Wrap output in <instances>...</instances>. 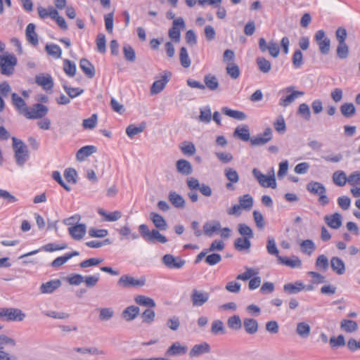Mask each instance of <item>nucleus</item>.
<instances>
[{
	"instance_id": "1",
	"label": "nucleus",
	"mask_w": 360,
	"mask_h": 360,
	"mask_svg": "<svg viewBox=\"0 0 360 360\" xmlns=\"http://www.w3.org/2000/svg\"><path fill=\"white\" fill-rule=\"evenodd\" d=\"M14 158L17 165L22 167L29 158V150L25 143L16 137L12 138Z\"/></svg>"
},
{
	"instance_id": "2",
	"label": "nucleus",
	"mask_w": 360,
	"mask_h": 360,
	"mask_svg": "<svg viewBox=\"0 0 360 360\" xmlns=\"http://www.w3.org/2000/svg\"><path fill=\"white\" fill-rule=\"evenodd\" d=\"M158 229H153L150 231L146 224H141L139 226V231L141 236L147 242L154 243L158 242L162 244L166 243L168 240L167 238L161 234Z\"/></svg>"
},
{
	"instance_id": "3",
	"label": "nucleus",
	"mask_w": 360,
	"mask_h": 360,
	"mask_svg": "<svg viewBox=\"0 0 360 360\" xmlns=\"http://www.w3.org/2000/svg\"><path fill=\"white\" fill-rule=\"evenodd\" d=\"M17 63L18 59L15 55L8 53L0 55V73L8 77L13 75Z\"/></svg>"
},
{
	"instance_id": "4",
	"label": "nucleus",
	"mask_w": 360,
	"mask_h": 360,
	"mask_svg": "<svg viewBox=\"0 0 360 360\" xmlns=\"http://www.w3.org/2000/svg\"><path fill=\"white\" fill-rule=\"evenodd\" d=\"M146 278L144 276L135 278L129 274L122 275L117 281V285L122 288H141L145 285Z\"/></svg>"
},
{
	"instance_id": "5",
	"label": "nucleus",
	"mask_w": 360,
	"mask_h": 360,
	"mask_svg": "<svg viewBox=\"0 0 360 360\" xmlns=\"http://www.w3.org/2000/svg\"><path fill=\"white\" fill-rule=\"evenodd\" d=\"M25 314L17 308H0V320L6 321H22Z\"/></svg>"
},
{
	"instance_id": "6",
	"label": "nucleus",
	"mask_w": 360,
	"mask_h": 360,
	"mask_svg": "<svg viewBox=\"0 0 360 360\" xmlns=\"http://www.w3.org/2000/svg\"><path fill=\"white\" fill-rule=\"evenodd\" d=\"M16 345L15 340L5 335H0V360H13L8 349Z\"/></svg>"
},
{
	"instance_id": "7",
	"label": "nucleus",
	"mask_w": 360,
	"mask_h": 360,
	"mask_svg": "<svg viewBox=\"0 0 360 360\" xmlns=\"http://www.w3.org/2000/svg\"><path fill=\"white\" fill-rule=\"evenodd\" d=\"M210 297V292L193 288L191 292L190 299L193 307H200L208 302Z\"/></svg>"
},
{
	"instance_id": "8",
	"label": "nucleus",
	"mask_w": 360,
	"mask_h": 360,
	"mask_svg": "<svg viewBox=\"0 0 360 360\" xmlns=\"http://www.w3.org/2000/svg\"><path fill=\"white\" fill-rule=\"evenodd\" d=\"M259 49L262 53L269 52L273 58H277L280 53V48L277 43L271 40L269 43L263 37L259 38L258 41Z\"/></svg>"
},
{
	"instance_id": "9",
	"label": "nucleus",
	"mask_w": 360,
	"mask_h": 360,
	"mask_svg": "<svg viewBox=\"0 0 360 360\" xmlns=\"http://www.w3.org/2000/svg\"><path fill=\"white\" fill-rule=\"evenodd\" d=\"M252 174L262 187H269L272 188H275L276 187V181L274 171H272V174L271 176H267L266 175L263 174L259 169L255 168L252 170Z\"/></svg>"
},
{
	"instance_id": "10",
	"label": "nucleus",
	"mask_w": 360,
	"mask_h": 360,
	"mask_svg": "<svg viewBox=\"0 0 360 360\" xmlns=\"http://www.w3.org/2000/svg\"><path fill=\"white\" fill-rule=\"evenodd\" d=\"M186 24L183 18L179 17L173 20L172 26L169 30V37L174 42H179L181 39V30L184 29Z\"/></svg>"
},
{
	"instance_id": "11",
	"label": "nucleus",
	"mask_w": 360,
	"mask_h": 360,
	"mask_svg": "<svg viewBox=\"0 0 360 360\" xmlns=\"http://www.w3.org/2000/svg\"><path fill=\"white\" fill-rule=\"evenodd\" d=\"M325 36V32L323 30H320L316 32L314 39L319 46L321 53L327 55L330 51V40Z\"/></svg>"
},
{
	"instance_id": "12",
	"label": "nucleus",
	"mask_w": 360,
	"mask_h": 360,
	"mask_svg": "<svg viewBox=\"0 0 360 360\" xmlns=\"http://www.w3.org/2000/svg\"><path fill=\"white\" fill-rule=\"evenodd\" d=\"M162 262L169 269H179L185 265L186 260L171 254H166L162 257Z\"/></svg>"
},
{
	"instance_id": "13",
	"label": "nucleus",
	"mask_w": 360,
	"mask_h": 360,
	"mask_svg": "<svg viewBox=\"0 0 360 360\" xmlns=\"http://www.w3.org/2000/svg\"><path fill=\"white\" fill-rule=\"evenodd\" d=\"M49 112V108L41 103H36L30 108L29 112H27V119L37 120L44 117Z\"/></svg>"
},
{
	"instance_id": "14",
	"label": "nucleus",
	"mask_w": 360,
	"mask_h": 360,
	"mask_svg": "<svg viewBox=\"0 0 360 360\" xmlns=\"http://www.w3.org/2000/svg\"><path fill=\"white\" fill-rule=\"evenodd\" d=\"M293 86H288L285 89V91L287 93H290V94L283 96L279 100V105L283 107H287L290 105L299 96H303L304 92L300 91H293Z\"/></svg>"
},
{
	"instance_id": "15",
	"label": "nucleus",
	"mask_w": 360,
	"mask_h": 360,
	"mask_svg": "<svg viewBox=\"0 0 360 360\" xmlns=\"http://www.w3.org/2000/svg\"><path fill=\"white\" fill-rule=\"evenodd\" d=\"M171 75L172 73L169 71H165L164 75L162 76V79L156 80L153 83L150 87L151 94L153 95L160 93L169 81V77Z\"/></svg>"
},
{
	"instance_id": "16",
	"label": "nucleus",
	"mask_w": 360,
	"mask_h": 360,
	"mask_svg": "<svg viewBox=\"0 0 360 360\" xmlns=\"http://www.w3.org/2000/svg\"><path fill=\"white\" fill-rule=\"evenodd\" d=\"M272 139V130L270 127L265 129L263 134H259L253 136L250 139V143L253 146H263L271 141Z\"/></svg>"
},
{
	"instance_id": "17",
	"label": "nucleus",
	"mask_w": 360,
	"mask_h": 360,
	"mask_svg": "<svg viewBox=\"0 0 360 360\" xmlns=\"http://www.w3.org/2000/svg\"><path fill=\"white\" fill-rule=\"evenodd\" d=\"M35 82L46 91L51 90L54 85L53 80L49 74L41 73L36 75Z\"/></svg>"
},
{
	"instance_id": "18",
	"label": "nucleus",
	"mask_w": 360,
	"mask_h": 360,
	"mask_svg": "<svg viewBox=\"0 0 360 360\" xmlns=\"http://www.w3.org/2000/svg\"><path fill=\"white\" fill-rule=\"evenodd\" d=\"M211 352L210 345L207 342H202L200 344L195 345L189 352V356L191 358L198 357L200 355L208 354Z\"/></svg>"
},
{
	"instance_id": "19",
	"label": "nucleus",
	"mask_w": 360,
	"mask_h": 360,
	"mask_svg": "<svg viewBox=\"0 0 360 360\" xmlns=\"http://www.w3.org/2000/svg\"><path fill=\"white\" fill-rule=\"evenodd\" d=\"M61 285L62 283L60 279L51 280L42 283L39 288V291L42 294H51L59 288Z\"/></svg>"
},
{
	"instance_id": "20",
	"label": "nucleus",
	"mask_w": 360,
	"mask_h": 360,
	"mask_svg": "<svg viewBox=\"0 0 360 360\" xmlns=\"http://www.w3.org/2000/svg\"><path fill=\"white\" fill-rule=\"evenodd\" d=\"M187 352V346L181 345L179 342H175L167 349L165 355L169 356L183 355Z\"/></svg>"
},
{
	"instance_id": "21",
	"label": "nucleus",
	"mask_w": 360,
	"mask_h": 360,
	"mask_svg": "<svg viewBox=\"0 0 360 360\" xmlns=\"http://www.w3.org/2000/svg\"><path fill=\"white\" fill-rule=\"evenodd\" d=\"M150 219L155 228L160 231H165L168 226L164 217L158 213L152 212L150 214Z\"/></svg>"
},
{
	"instance_id": "22",
	"label": "nucleus",
	"mask_w": 360,
	"mask_h": 360,
	"mask_svg": "<svg viewBox=\"0 0 360 360\" xmlns=\"http://www.w3.org/2000/svg\"><path fill=\"white\" fill-rule=\"evenodd\" d=\"M326 224L334 229H338L342 226V216L340 214L335 212L331 215H326L324 217Z\"/></svg>"
},
{
	"instance_id": "23",
	"label": "nucleus",
	"mask_w": 360,
	"mask_h": 360,
	"mask_svg": "<svg viewBox=\"0 0 360 360\" xmlns=\"http://www.w3.org/2000/svg\"><path fill=\"white\" fill-rule=\"evenodd\" d=\"M86 225L84 224H79L68 228L70 235L75 240L82 239L86 233Z\"/></svg>"
},
{
	"instance_id": "24",
	"label": "nucleus",
	"mask_w": 360,
	"mask_h": 360,
	"mask_svg": "<svg viewBox=\"0 0 360 360\" xmlns=\"http://www.w3.org/2000/svg\"><path fill=\"white\" fill-rule=\"evenodd\" d=\"M176 168L179 173L182 175H190L193 172L191 162L184 159H180L176 162Z\"/></svg>"
},
{
	"instance_id": "25",
	"label": "nucleus",
	"mask_w": 360,
	"mask_h": 360,
	"mask_svg": "<svg viewBox=\"0 0 360 360\" xmlns=\"http://www.w3.org/2000/svg\"><path fill=\"white\" fill-rule=\"evenodd\" d=\"M304 288L305 286L301 281H297L295 283H288L283 285V291L288 295L297 294Z\"/></svg>"
},
{
	"instance_id": "26",
	"label": "nucleus",
	"mask_w": 360,
	"mask_h": 360,
	"mask_svg": "<svg viewBox=\"0 0 360 360\" xmlns=\"http://www.w3.org/2000/svg\"><path fill=\"white\" fill-rule=\"evenodd\" d=\"M79 68L88 78L91 79L95 76L94 66L89 60L82 58L79 61Z\"/></svg>"
},
{
	"instance_id": "27",
	"label": "nucleus",
	"mask_w": 360,
	"mask_h": 360,
	"mask_svg": "<svg viewBox=\"0 0 360 360\" xmlns=\"http://www.w3.org/2000/svg\"><path fill=\"white\" fill-rule=\"evenodd\" d=\"M140 309L139 307L131 305L126 307L122 312V317L127 321H131L139 314Z\"/></svg>"
},
{
	"instance_id": "28",
	"label": "nucleus",
	"mask_w": 360,
	"mask_h": 360,
	"mask_svg": "<svg viewBox=\"0 0 360 360\" xmlns=\"http://www.w3.org/2000/svg\"><path fill=\"white\" fill-rule=\"evenodd\" d=\"M307 190L309 193L318 196L321 194L326 193V188L324 185L318 181H311L309 182L307 184Z\"/></svg>"
},
{
	"instance_id": "29",
	"label": "nucleus",
	"mask_w": 360,
	"mask_h": 360,
	"mask_svg": "<svg viewBox=\"0 0 360 360\" xmlns=\"http://www.w3.org/2000/svg\"><path fill=\"white\" fill-rule=\"evenodd\" d=\"M25 36L27 41L33 46H37L39 44L37 34L35 32V25L30 23L25 30Z\"/></svg>"
},
{
	"instance_id": "30",
	"label": "nucleus",
	"mask_w": 360,
	"mask_h": 360,
	"mask_svg": "<svg viewBox=\"0 0 360 360\" xmlns=\"http://www.w3.org/2000/svg\"><path fill=\"white\" fill-rule=\"evenodd\" d=\"M250 239L242 236L236 238L233 243L234 248L239 252L248 251L251 247Z\"/></svg>"
},
{
	"instance_id": "31",
	"label": "nucleus",
	"mask_w": 360,
	"mask_h": 360,
	"mask_svg": "<svg viewBox=\"0 0 360 360\" xmlns=\"http://www.w3.org/2000/svg\"><path fill=\"white\" fill-rule=\"evenodd\" d=\"M169 202L172 205L178 209H183L185 207V200L179 194L175 191H170L168 196Z\"/></svg>"
},
{
	"instance_id": "32",
	"label": "nucleus",
	"mask_w": 360,
	"mask_h": 360,
	"mask_svg": "<svg viewBox=\"0 0 360 360\" xmlns=\"http://www.w3.org/2000/svg\"><path fill=\"white\" fill-rule=\"evenodd\" d=\"M96 147L94 146H86L82 147L76 153V158L78 161H83L91 154L96 153Z\"/></svg>"
},
{
	"instance_id": "33",
	"label": "nucleus",
	"mask_w": 360,
	"mask_h": 360,
	"mask_svg": "<svg viewBox=\"0 0 360 360\" xmlns=\"http://www.w3.org/2000/svg\"><path fill=\"white\" fill-rule=\"evenodd\" d=\"M233 136L243 141H250L251 138L249 127L248 125H243V127H236L233 132Z\"/></svg>"
},
{
	"instance_id": "34",
	"label": "nucleus",
	"mask_w": 360,
	"mask_h": 360,
	"mask_svg": "<svg viewBox=\"0 0 360 360\" xmlns=\"http://www.w3.org/2000/svg\"><path fill=\"white\" fill-rule=\"evenodd\" d=\"M330 266L333 271L338 275H342L345 272V265L342 259L338 257H333L330 259Z\"/></svg>"
},
{
	"instance_id": "35",
	"label": "nucleus",
	"mask_w": 360,
	"mask_h": 360,
	"mask_svg": "<svg viewBox=\"0 0 360 360\" xmlns=\"http://www.w3.org/2000/svg\"><path fill=\"white\" fill-rule=\"evenodd\" d=\"M243 326L245 332L250 335L255 334L258 330V322L254 319H244Z\"/></svg>"
},
{
	"instance_id": "36",
	"label": "nucleus",
	"mask_w": 360,
	"mask_h": 360,
	"mask_svg": "<svg viewBox=\"0 0 360 360\" xmlns=\"http://www.w3.org/2000/svg\"><path fill=\"white\" fill-rule=\"evenodd\" d=\"M221 112L226 116L238 120H245L247 118V115L243 112L232 110L228 107H223L221 108Z\"/></svg>"
},
{
	"instance_id": "37",
	"label": "nucleus",
	"mask_w": 360,
	"mask_h": 360,
	"mask_svg": "<svg viewBox=\"0 0 360 360\" xmlns=\"http://www.w3.org/2000/svg\"><path fill=\"white\" fill-rule=\"evenodd\" d=\"M204 82L205 87L210 91H215L219 88V84L215 75L207 74L204 77Z\"/></svg>"
},
{
	"instance_id": "38",
	"label": "nucleus",
	"mask_w": 360,
	"mask_h": 360,
	"mask_svg": "<svg viewBox=\"0 0 360 360\" xmlns=\"http://www.w3.org/2000/svg\"><path fill=\"white\" fill-rule=\"evenodd\" d=\"M221 229V224L218 221H215L213 224L206 222L203 225V231L205 235L208 237H212L214 233L219 231Z\"/></svg>"
},
{
	"instance_id": "39",
	"label": "nucleus",
	"mask_w": 360,
	"mask_h": 360,
	"mask_svg": "<svg viewBox=\"0 0 360 360\" xmlns=\"http://www.w3.org/2000/svg\"><path fill=\"white\" fill-rule=\"evenodd\" d=\"M256 63L258 69L262 73H269L271 69V62L264 57H257L256 58Z\"/></svg>"
},
{
	"instance_id": "40",
	"label": "nucleus",
	"mask_w": 360,
	"mask_h": 360,
	"mask_svg": "<svg viewBox=\"0 0 360 360\" xmlns=\"http://www.w3.org/2000/svg\"><path fill=\"white\" fill-rule=\"evenodd\" d=\"M311 327L305 322H300L297 324L296 333L302 338H307L310 335Z\"/></svg>"
},
{
	"instance_id": "41",
	"label": "nucleus",
	"mask_w": 360,
	"mask_h": 360,
	"mask_svg": "<svg viewBox=\"0 0 360 360\" xmlns=\"http://www.w3.org/2000/svg\"><path fill=\"white\" fill-rule=\"evenodd\" d=\"M146 127V124L143 122H141L138 127L135 126L134 124H130L126 129V134L129 138H133L136 134L143 132Z\"/></svg>"
},
{
	"instance_id": "42",
	"label": "nucleus",
	"mask_w": 360,
	"mask_h": 360,
	"mask_svg": "<svg viewBox=\"0 0 360 360\" xmlns=\"http://www.w3.org/2000/svg\"><path fill=\"white\" fill-rule=\"evenodd\" d=\"M342 115L347 118L353 117L356 113V108L352 103H345L340 108Z\"/></svg>"
},
{
	"instance_id": "43",
	"label": "nucleus",
	"mask_w": 360,
	"mask_h": 360,
	"mask_svg": "<svg viewBox=\"0 0 360 360\" xmlns=\"http://www.w3.org/2000/svg\"><path fill=\"white\" fill-rule=\"evenodd\" d=\"M281 264H285L288 266L295 268L300 267L302 266V262L297 257H293V259L288 257H278V260Z\"/></svg>"
},
{
	"instance_id": "44",
	"label": "nucleus",
	"mask_w": 360,
	"mask_h": 360,
	"mask_svg": "<svg viewBox=\"0 0 360 360\" xmlns=\"http://www.w3.org/2000/svg\"><path fill=\"white\" fill-rule=\"evenodd\" d=\"M46 53L53 57L54 58H60L62 55V50L60 47L55 44H47L45 46Z\"/></svg>"
},
{
	"instance_id": "45",
	"label": "nucleus",
	"mask_w": 360,
	"mask_h": 360,
	"mask_svg": "<svg viewBox=\"0 0 360 360\" xmlns=\"http://www.w3.org/2000/svg\"><path fill=\"white\" fill-rule=\"evenodd\" d=\"M316 248L314 243L310 239L304 240L300 243V250L308 255H311Z\"/></svg>"
},
{
	"instance_id": "46",
	"label": "nucleus",
	"mask_w": 360,
	"mask_h": 360,
	"mask_svg": "<svg viewBox=\"0 0 360 360\" xmlns=\"http://www.w3.org/2000/svg\"><path fill=\"white\" fill-rule=\"evenodd\" d=\"M239 205L241 209L250 210L253 206V198L249 194H245L238 198Z\"/></svg>"
},
{
	"instance_id": "47",
	"label": "nucleus",
	"mask_w": 360,
	"mask_h": 360,
	"mask_svg": "<svg viewBox=\"0 0 360 360\" xmlns=\"http://www.w3.org/2000/svg\"><path fill=\"white\" fill-rule=\"evenodd\" d=\"M340 328L347 333H353L358 329L357 323L352 320L343 319L340 323Z\"/></svg>"
},
{
	"instance_id": "48",
	"label": "nucleus",
	"mask_w": 360,
	"mask_h": 360,
	"mask_svg": "<svg viewBox=\"0 0 360 360\" xmlns=\"http://www.w3.org/2000/svg\"><path fill=\"white\" fill-rule=\"evenodd\" d=\"M179 60L182 67L188 68L191 66V60L186 47L182 46L179 50Z\"/></svg>"
},
{
	"instance_id": "49",
	"label": "nucleus",
	"mask_w": 360,
	"mask_h": 360,
	"mask_svg": "<svg viewBox=\"0 0 360 360\" xmlns=\"http://www.w3.org/2000/svg\"><path fill=\"white\" fill-rule=\"evenodd\" d=\"M333 181L335 184L343 186L347 182L346 174L343 171H336L333 174Z\"/></svg>"
},
{
	"instance_id": "50",
	"label": "nucleus",
	"mask_w": 360,
	"mask_h": 360,
	"mask_svg": "<svg viewBox=\"0 0 360 360\" xmlns=\"http://www.w3.org/2000/svg\"><path fill=\"white\" fill-rule=\"evenodd\" d=\"M134 301L136 302V304L141 306L150 307H155V301L152 298H150L145 295H137L136 297H135Z\"/></svg>"
},
{
	"instance_id": "51",
	"label": "nucleus",
	"mask_w": 360,
	"mask_h": 360,
	"mask_svg": "<svg viewBox=\"0 0 360 360\" xmlns=\"http://www.w3.org/2000/svg\"><path fill=\"white\" fill-rule=\"evenodd\" d=\"M237 229L242 237H247L248 238H252L254 237L252 229L246 224H238L237 226Z\"/></svg>"
},
{
	"instance_id": "52",
	"label": "nucleus",
	"mask_w": 360,
	"mask_h": 360,
	"mask_svg": "<svg viewBox=\"0 0 360 360\" xmlns=\"http://www.w3.org/2000/svg\"><path fill=\"white\" fill-rule=\"evenodd\" d=\"M212 120V112L210 107L207 105L203 108H200V115L198 120L201 122L207 124L210 123Z\"/></svg>"
},
{
	"instance_id": "53",
	"label": "nucleus",
	"mask_w": 360,
	"mask_h": 360,
	"mask_svg": "<svg viewBox=\"0 0 360 360\" xmlns=\"http://www.w3.org/2000/svg\"><path fill=\"white\" fill-rule=\"evenodd\" d=\"M266 250L269 255L276 256L278 259V257H281L276 241L273 237L269 236L267 238Z\"/></svg>"
},
{
	"instance_id": "54",
	"label": "nucleus",
	"mask_w": 360,
	"mask_h": 360,
	"mask_svg": "<svg viewBox=\"0 0 360 360\" xmlns=\"http://www.w3.org/2000/svg\"><path fill=\"white\" fill-rule=\"evenodd\" d=\"M63 70L69 77H74L76 73V65L74 62L65 59L63 61Z\"/></svg>"
},
{
	"instance_id": "55",
	"label": "nucleus",
	"mask_w": 360,
	"mask_h": 360,
	"mask_svg": "<svg viewBox=\"0 0 360 360\" xmlns=\"http://www.w3.org/2000/svg\"><path fill=\"white\" fill-rule=\"evenodd\" d=\"M227 325L229 328L235 330H240L242 327V321L238 315H233L228 319Z\"/></svg>"
},
{
	"instance_id": "56",
	"label": "nucleus",
	"mask_w": 360,
	"mask_h": 360,
	"mask_svg": "<svg viewBox=\"0 0 360 360\" xmlns=\"http://www.w3.org/2000/svg\"><path fill=\"white\" fill-rule=\"evenodd\" d=\"M226 73L233 79H236L240 76V69L238 65L234 63H229L226 68Z\"/></svg>"
},
{
	"instance_id": "57",
	"label": "nucleus",
	"mask_w": 360,
	"mask_h": 360,
	"mask_svg": "<svg viewBox=\"0 0 360 360\" xmlns=\"http://www.w3.org/2000/svg\"><path fill=\"white\" fill-rule=\"evenodd\" d=\"M123 53L126 60L134 62L136 60V53L131 46L125 44L123 46Z\"/></svg>"
},
{
	"instance_id": "58",
	"label": "nucleus",
	"mask_w": 360,
	"mask_h": 360,
	"mask_svg": "<svg viewBox=\"0 0 360 360\" xmlns=\"http://www.w3.org/2000/svg\"><path fill=\"white\" fill-rule=\"evenodd\" d=\"M211 333L214 335L224 334L226 333L224 323L221 320H216L212 322Z\"/></svg>"
},
{
	"instance_id": "59",
	"label": "nucleus",
	"mask_w": 360,
	"mask_h": 360,
	"mask_svg": "<svg viewBox=\"0 0 360 360\" xmlns=\"http://www.w3.org/2000/svg\"><path fill=\"white\" fill-rule=\"evenodd\" d=\"M292 65L295 68H300L303 65V55L300 49H297L292 57Z\"/></svg>"
},
{
	"instance_id": "60",
	"label": "nucleus",
	"mask_w": 360,
	"mask_h": 360,
	"mask_svg": "<svg viewBox=\"0 0 360 360\" xmlns=\"http://www.w3.org/2000/svg\"><path fill=\"white\" fill-rule=\"evenodd\" d=\"M65 91L68 95V96L71 98H74L79 95H81L84 92V89L81 88H74L68 86L66 84L63 86Z\"/></svg>"
},
{
	"instance_id": "61",
	"label": "nucleus",
	"mask_w": 360,
	"mask_h": 360,
	"mask_svg": "<svg viewBox=\"0 0 360 360\" xmlns=\"http://www.w3.org/2000/svg\"><path fill=\"white\" fill-rule=\"evenodd\" d=\"M329 344L331 348H338L345 345V337L339 335L338 337L333 336L330 338Z\"/></svg>"
},
{
	"instance_id": "62",
	"label": "nucleus",
	"mask_w": 360,
	"mask_h": 360,
	"mask_svg": "<svg viewBox=\"0 0 360 360\" xmlns=\"http://www.w3.org/2000/svg\"><path fill=\"white\" fill-rule=\"evenodd\" d=\"M98 51L101 53H104L106 51V39L105 35L103 33H99L97 35L96 40Z\"/></svg>"
},
{
	"instance_id": "63",
	"label": "nucleus",
	"mask_w": 360,
	"mask_h": 360,
	"mask_svg": "<svg viewBox=\"0 0 360 360\" xmlns=\"http://www.w3.org/2000/svg\"><path fill=\"white\" fill-rule=\"evenodd\" d=\"M337 56L340 59H345L349 55V47L346 43H338Z\"/></svg>"
},
{
	"instance_id": "64",
	"label": "nucleus",
	"mask_w": 360,
	"mask_h": 360,
	"mask_svg": "<svg viewBox=\"0 0 360 360\" xmlns=\"http://www.w3.org/2000/svg\"><path fill=\"white\" fill-rule=\"evenodd\" d=\"M114 316V311L110 307L101 308L99 312L101 321H108Z\"/></svg>"
}]
</instances>
